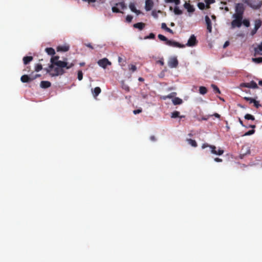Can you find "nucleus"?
I'll return each instance as SVG.
<instances>
[{"label": "nucleus", "instance_id": "obj_1", "mask_svg": "<svg viewBox=\"0 0 262 262\" xmlns=\"http://www.w3.org/2000/svg\"><path fill=\"white\" fill-rule=\"evenodd\" d=\"M58 56H54L51 59V64L47 69V72L52 76H56L64 73V68L69 69L74 66L73 63H68L65 61L58 60Z\"/></svg>", "mask_w": 262, "mask_h": 262}, {"label": "nucleus", "instance_id": "obj_2", "mask_svg": "<svg viewBox=\"0 0 262 262\" xmlns=\"http://www.w3.org/2000/svg\"><path fill=\"white\" fill-rule=\"evenodd\" d=\"M232 17L233 18V20L231 23V28L234 29L236 27H241L242 25L243 16L233 14Z\"/></svg>", "mask_w": 262, "mask_h": 262}, {"label": "nucleus", "instance_id": "obj_3", "mask_svg": "<svg viewBox=\"0 0 262 262\" xmlns=\"http://www.w3.org/2000/svg\"><path fill=\"white\" fill-rule=\"evenodd\" d=\"M262 4L261 1L260 0H249L248 5L253 9H258Z\"/></svg>", "mask_w": 262, "mask_h": 262}, {"label": "nucleus", "instance_id": "obj_4", "mask_svg": "<svg viewBox=\"0 0 262 262\" xmlns=\"http://www.w3.org/2000/svg\"><path fill=\"white\" fill-rule=\"evenodd\" d=\"M167 63L170 68H175L178 66V61L176 57L171 56L168 58Z\"/></svg>", "mask_w": 262, "mask_h": 262}, {"label": "nucleus", "instance_id": "obj_5", "mask_svg": "<svg viewBox=\"0 0 262 262\" xmlns=\"http://www.w3.org/2000/svg\"><path fill=\"white\" fill-rule=\"evenodd\" d=\"M245 10L244 5L242 4H237L235 7V13L234 14L243 16V14Z\"/></svg>", "mask_w": 262, "mask_h": 262}, {"label": "nucleus", "instance_id": "obj_6", "mask_svg": "<svg viewBox=\"0 0 262 262\" xmlns=\"http://www.w3.org/2000/svg\"><path fill=\"white\" fill-rule=\"evenodd\" d=\"M97 63L100 67L103 69H105L107 66L111 65V62L106 58L99 60Z\"/></svg>", "mask_w": 262, "mask_h": 262}, {"label": "nucleus", "instance_id": "obj_7", "mask_svg": "<svg viewBox=\"0 0 262 262\" xmlns=\"http://www.w3.org/2000/svg\"><path fill=\"white\" fill-rule=\"evenodd\" d=\"M196 43L197 41L195 36L194 35H192L188 39L185 46L188 47H194L196 45Z\"/></svg>", "mask_w": 262, "mask_h": 262}, {"label": "nucleus", "instance_id": "obj_8", "mask_svg": "<svg viewBox=\"0 0 262 262\" xmlns=\"http://www.w3.org/2000/svg\"><path fill=\"white\" fill-rule=\"evenodd\" d=\"M241 87H246L252 89H256L258 88L256 82L253 81H251L249 83H243L240 84Z\"/></svg>", "mask_w": 262, "mask_h": 262}, {"label": "nucleus", "instance_id": "obj_9", "mask_svg": "<svg viewBox=\"0 0 262 262\" xmlns=\"http://www.w3.org/2000/svg\"><path fill=\"white\" fill-rule=\"evenodd\" d=\"M209 148L211 150V152L212 154L215 155H222L224 153V150L222 149L221 148H219L217 150H216V147L213 145H210L209 146Z\"/></svg>", "mask_w": 262, "mask_h": 262}, {"label": "nucleus", "instance_id": "obj_10", "mask_svg": "<svg viewBox=\"0 0 262 262\" xmlns=\"http://www.w3.org/2000/svg\"><path fill=\"white\" fill-rule=\"evenodd\" d=\"M166 43V45H167L169 46H172V47H178V48H183L185 47V46L184 45H181V44L179 43V42H176L174 41H172V40H167Z\"/></svg>", "mask_w": 262, "mask_h": 262}, {"label": "nucleus", "instance_id": "obj_11", "mask_svg": "<svg viewBox=\"0 0 262 262\" xmlns=\"http://www.w3.org/2000/svg\"><path fill=\"white\" fill-rule=\"evenodd\" d=\"M154 0H146L145 8L147 11H150L153 7Z\"/></svg>", "mask_w": 262, "mask_h": 262}, {"label": "nucleus", "instance_id": "obj_12", "mask_svg": "<svg viewBox=\"0 0 262 262\" xmlns=\"http://www.w3.org/2000/svg\"><path fill=\"white\" fill-rule=\"evenodd\" d=\"M206 24L207 25V29L209 33L212 32V24L211 20L208 16H206L205 17Z\"/></svg>", "mask_w": 262, "mask_h": 262}, {"label": "nucleus", "instance_id": "obj_13", "mask_svg": "<svg viewBox=\"0 0 262 262\" xmlns=\"http://www.w3.org/2000/svg\"><path fill=\"white\" fill-rule=\"evenodd\" d=\"M70 47L68 45H63L59 46L57 48V51L58 52H67L69 50Z\"/></svg>", "mask_w": 262, "mask_h": 262}, {"label": "nucleus", "instance_id": "obj_14", "mask_svg": "<svg viewBox=\"0 0 262 262\" xmlns=\"http://www.w3.org/2000/svg\"><path fill=\"white\" fill-rule=\"evenodd\" d=\"M129 8L130 9V10L133 12L136 13L137 15H139L141 13V12L140 10H138L136 9L135 4L134 3H130L129 4Z\"/></svg>", "mask_w": 262, "mask_h": 262}, {"label": "nucleus", "instance_id": "obj_15", "mask_svg": "<svg viewBox=\"0 0 262 262\" xmlns=\"http://www.w3.org/2000/svg\"><path fill=\"white\" fill-rule=\"evenodd\" d=\"M254 54L262 55V41L254 49Z\"/></svg>", "mask_w": 262, "mask_h": 262}, {"label": "nucleus", "instance_id": "obj_16", "mask_svg": "<svg viewBox=\"0 0 262 262\" xmlns=\"http://www.w3.org/2000/svg\"><path fill=\"white\" fill-rule=\"evenodd\" d=\"M184 7L189 13H192L194 11L193 6L191 5L189 3L185 2Z\"/></svg>", "mask_w": 262, "mask_h": 262}, {"label": "nucleus", "instance_id": "obj_17", "mask_svg": "<svg viewBox=\"0 0 262 262\" xmlns=\"http://www.w3.org/2000/svg\"><path fill=\"white\" fill-rule=\"evenodd\" d=\"M91 91L93 97L96 98L101 93V91L99 87H96L94 89H92Z\"/></svg>", "mask_w": 262, "mask_h": 262}, {"label": "nucleus", "instance_id": "obj_18", "mask_svg": "<svg viewBox=\"0 0 262 262\" xmlns=\"http://www.w3.org/2000/svg\"><path fill=\"white\" fill-rule=\"evenodd\" d=\"M171 101L174 105H180L183 103L182 99L179 97H174L172 99Z\"/></svg>", "mask_w": 262, "mask_h": 262}, {"label": "nucleus", "instance_id": "obj_19", "mask_svg": "<svg viewBox=\"0 0 262 262\" xmlns=\"http://www.w3.org/2000/svg\"><path fill=\"white\" fill-rule=\"evenodd\" d=\"M20 80L23 82H28L32 80L31 75H24L21 77Z\"/></svg>", "mask_w": 262, "mask_h": 262}, {"label": "nucleus", "instance_id": "obj_20", "mask_svg": "<svg viewBox=\"0 0 262 262\" xmlns=\"http://www.w3.org/2000/svg\"><path fill=\"white\" fill-rule=\"evenodd\" d=\"M40 85L41 88L46 89L51 86V83L48 81H42Z\"/></svg>", "mask_w": 262, "mask_h": 262}, {"label": "nucleus", "instance_id": "obj_21", "mask_svg": "<svg viewBox=\"0 0 262 262\" xmlns=\"http://www.w3.org/2000/svg\"><path fill=\"white\" fill-rule=\"evenodd\" d=\"M46 53L50 55H54L55 54V51L54 49L52 48H47L45 49Z\"/></svg>", "mask_w": 262, "mask_h": 262}, {"label": "nucleus", "instance_id": "obj_22", "mask_svg": "<svg viewBox=\"0 0 262 262\" xmlns=\"http://www.w3.org/2000/svg\"><path fill=\"white\" fill-rule=\"evenodd\" d=\"M33 59L32 56H25L23 58V62L25 64H27L29 62L31 61Z\"/></svg>", "mask_w": 262, "mask_h": 262}, {"label": "nucleus", "instance_id": "obj_23", "mask_svg": "<svg viewBox=\"0 0 262 262\" xmlns=\"http://www.w3.org/2000/svg\"><path fill=\"white\" fill-rule=\"evenodd\" d=\"M261 25V21L259 19L255 20L254 21V28L258 29Z\"/></svg>", "mask_w": 262, "mask_h": 262}, {"label": "nucleus", "instance_id": "obj_24", "mask_svg": "<svg viewBox=\"0 0 262 262\" xmlns=\"http://www.w3.org/2000/svg\"><path fill=\"white\" fill-rule=\"evenodd\" d=\"M173 12L176 15H181L182 13V10L177 5L173 9Z\"/></svg>", "mask_w": 262, "mask_h": 262}, {"label": "nucleus", "instance_id": "obj_25", "mask_svg": "<svg viewBox=\"0 0 262 262\" xmlns=\"http://www.w3.org/2000/svg\"><path fill=\"white\" fill-rule=\"evenodd\" d=\"M161 28H162V29L165 30L166 31H167V32H168L170 33H173L172 30H171L170 29H169V28H168L165 23H163L161 24Z\"/></svg>", "mask_w": 262, "mask_h": 262}, {"label": "nucleus", "instance_id": "obj_26", "mask_svg": "<svg viewBox=\"0 0 262 262\" xmlns=\"http://www.w3.org/2000/svg\"><path fill=\"white\" fill-rule=\"evenodd\" d=\"M134 27L136 28H138L141 30L144 27V24L142 23H138L134 25Z\"/></svg>", "mask_w": 262, "mask_h": 262}, {"label": "nucleus", "instance_id": "obj_27", "mask_svg": "<svg viewBox=\"0 0 262 262\" xmlns=\"http://www.w3.org/2000/svg\"><path fill=\"white\" fill-rule=\"evenodd\" d=\"M187 141L188 143L192 147H196L197 146L196 142L195 140L192 139H187Z\"/></svg>", "mask_w": 262, "mask_h": 262}, {"label": "nucleus", "instance_id": "obj_28", "mask_svg": "<svg viewBox=\"0 0 262 262\" xmlns=\"http://www.w3.org/2000/svg\"><path fill=\"white\" fill-rule=\"evenodd\" d=\"M207 92V89L203 86L199 88V92L202 95H205Z\"/></svg>", "mask_w": 262, "mask_h": 262}, {"label": "nucleus", "instance_id": "obj_29", "mask_svg": "<svg viewBox=\"0 0 262 262\" xmlns=\"http://www.w3.org/2000/svg\"><path fill=\"white\" fill-rule=\"evenodd\" d=\"M164 1L166 3H174L177 6L179 5L180 3V0H164Z\"/></svg>", "mask_w": 262, "mask_h": 262}, {"label": "nucleus", "instance_id": "obj_30", "mask_svg": "<svg viewBox=\"0 0 262 262\" xmlns=\"http://www.w3.org/2000/svg\"><path fill=\"white\" fill-rule=\"evenodd\" d=\"M171 117L172 118H176L178 117H180V112L178 111H174L172 112L171 114Z\"/></svg>", "mask_w": 262, "mask_h": 262}, {"label": "nucleus", "instance_id": "obj_31", "mask_svg": "<svg viewBox=\"0 0 262 262\" xmlns=\"http://www.w3.org/2000/svg\"><path fill=\"white\" fill-rule=\"evenodd\" d=\"M161 11L159 10V11H155V10H154L152 11V13H151V14H152V16L155 18H157L158 17V14L159 13H161Z\"/></svg>", "mask_w": 262, "mask_h": 262}, {"label": "nucleus", "instance_id": "obj_32", "mask_svg": "<svg viewBox=\"0 0 262 262\" xmlns=\"http://www.w3.org/2000/svg\"><path fill=\"white\" fill-rule=\"evenodd\" d=\"M252 60L255 63H259L262 62V57L253 58Z\"/></svg>", "mask_w": 262, "mask_h": 262}, {"label": "nucleus", "instance_id": "obj_33", "mask_svg": "<svg viewBox=\"0 0 262 262\" xmlns=\"http://www.w3.org/2000/svg\"><path fill=\"white\" fill-rule=\"evenodd\" d=\"M242 24L246 27H249L250 26V21L248 19H242Z\"/></svg>", "mask_w": 262, "mask_h": 262}, {"label": "nucleus", "instance_id": "obj_34", "mask_svg": "<svg viewBox=\"0 0 262 262\" xmlns=\"http://www.w3.org/2000/svg\"><path fill=\"white\" fill-rule=\"evenodd\" d=\"M244 118L247 120H254V117L252 115L249 114L245 115Z\"/></svg>", "mask_w": 262, "mask_h": 262}, {"label": "nucleus", "instance_id": "obj_35", "mask_svg": "<svg viewBox=\"0 0 262 262\" xmlns=\"http://www.w3.org/2000/svg\"><path fill=\"white\" fill-rule=\"evenodd\" d=\"M116 6L119 8V9H124L125 8V5L122 2L116 4Z\"/></svg>", "mask_w": 262, "mask_h": 262}, {"label": "nucleus", "instance_id": "obj_36", "mask_svg": "<svg viewBox=\"0 0 262 262\" xmlns=\"http://www.w3.org/2000/svg\"><path fill=\"white\" fill-rule=\"evenodd\" d=\"M42 66L40 64H37L35 66V70L36 72H39L42 69Z\"/></svg>", "mask_w": 262, "mask_h": 262}, {"label": "nucleus", "instance_id": "obj_37", "mask_svg": "<svg viewBox=\"0 0 262 262\" xmlns=\"http://www.w3.org/2000/svg\"><path fill=\"white\" fill-rule=\"evenodd\" d=\"M112 11L113 12H115V13H118V12H120V9H119V8H118L117 6H116V5L113 7L112 8Z\"/></svg>", "mask_w": 262, "mask_h": 262}, {"label": "nucleus", "instance_id": "obj_38", "mask_svg": "<svg viewBox=\"0 0 262 262\" xmlns=\"http://www.w3.org/2000/svg\"><path fill=\"white\" fill-rule=\"evenodd\" d=\"M254 132H255V130L253 129L249 130V131L247 132V133H246L244 135H243V136H247L251 135L253 134L254 133Z\"/></svg>", "mask_w": 262, "mask_h": 262}, {"label": "nucleus", "instance_id": "obj_39", "mask_svg": "<svg viewBox=\"0 0 262 262\" xmlns=\"http://www.w3.org/2000/svg\"><path fill=\"white\" fill-rule=\"evenodd\" d=\"M199 8L201 10H203L205 8V5L203 3H199L198 4Z\"/></svg>", "mask_w": 262, "mask_h": 262}, {"label": "nucleus", "instance_id": "obj_40", "mask_svg": "<svg viewBox=\"0 0 262 262\" xmlns=\"http://www.w3.org/2000/svg\"><path fill=\"white\" fill-rule=\"evenodd\" d=\"M158 38L161 40H162V41H167V39L166 38V37H165L164 36H163V35H161V34H159L158 35Z\"/></svg>", "mask_w": 262, "mask_h": 262}, {"label": "nucleus", "instance_id": "obj_41", "mask_svg": "<svg viewBox=\"0 0 262 262\" xmlns=\"http://www.w3.org/2000/svg\"><path fill=\"white\" fill-rule=\"evenodd\" d=\"M83 78V74L81 71L78 72V79L79 80H81Z\"/></svg>", "mask_w": 262, "mask_h": 262}, {"label": "nucleus", "instance_id": "obj_42", "mask_svg": "<svg viewBox=\"0 0 262 262\" xmlns=\"http://www.w3.org/2000/svg\"><path fill=\"white\" fill-rule=\"evenodd\" d=\"M207 7L208 8L210 4H213L215 2V0H205Z\"/></svg>", "mask_w": 262, "mask_h": 262}, {"label": "nucleus", "instance_id": "obj_43", "mask_svg": "<svg viewBox=\"0 0 262 262\" xmlns=\"http://www.w3.org/2000/svg\"><path fill=\"white\" fill-rule=\"evenodd\" d=\"M129 69L133 72H135L137 70V68L135 65L131 64L129 66Z\"/></svg>", "mask_w": 262, "mask_h": 262}, {"label": "nucleus", "instance_id": "obj_44", "mask_svg": "<svg viewBox=\"0 0 262 262\" xmlns=\"http://www.w3.org/2000/svg\"><path fill=\"white\" fill-rule=\"evenodd\" d=\"M211 87L213 89L214 91H216L218 93H220V91L219 88L214 84H212Z\"/></svg>", "mask_w": 262, "mask_h": 262}, {"label": "nucleus", "instance_id": "obj_45", "mask_svg": "<svg viewBox=\"0 0 262 262\" xmlns=\"http://www.w3.org/2000/svg\"><path fill=\"white\" fill-rule=\"evenodd\" d=\"M155 38V34L151 33L148 36L145 37L144 39H153Z\"/></svg>", "mask_w": 262, "mask_h": 262}, {"label": "nucleus", "instance_id": "obj_46", "mask_svg": "<svg viewBox=\"0 0 262 262\" xmlns=\"http://www.w3.org/2000/svg\"><path fill=\"white\" fill-rule=\"evenodd\" d=\"M133 19V16L131 15H127L126 17V21L128 23H130Z\"/></svg>", "mask_w": 262, "mask_h": 262}, {"label": "nucleus", "instance_id": "obj_47", "mask_svg": "<svg viewBox=\"0 0 262 262\" xmlns=\"http://www.w3.org/2000/svg\"><path fill=\"white\" fill-rule=\"evenodd\" d=\"M245 99L249 101L250 103H253L255 100L250 97H245Z\"/></svg>", "mask_w": 262, "mask_h": 262}, {"label": "nucleus", "instance_id": "obj_48", "mask_svg": "<svg viewBox=\"0 0 262 262\" xmlns=\"http://www.w3.org/2000/svg\"><path fill=\"white\" fill-rule=\"evenodd\" d=\"M175 95H176V93H171L170 94L167 95V97H168V98L172 99L174 97Z\"/></svg>", "mask_w": 262, "mask_h": 262}, {"label": "nucleus", "instance_id": "obj_49", "mask_svg": "<svg viewBox=\"0 0 262 262\" xmlns=\"http://www.w3.org/2000/svg\"><path fill=\"white\" fill-rule=\"evenodd\" d=\"M141 111H142L141 110L138 109V110H134L133 111V113H134V114L136 115L137 114H139L140 113H141Z\"/></svg>", "mask_w": 262, "mask_h": 262}, {"label": "nucleus", "instance_id": "obj_50", "mask_svg": "<svg viewBox=\"0 0 262 262\" xmlns=\"http://www.w3.org/2000/svg\"><path fill=\"white\" fill-rule=\"evenodd\" d=\"M40 76V75L39 74H36L35 75L33 76L32 75H31V79H32V80L36 79V78H37L38 77H39Z\"/></svg>", "mask_w": 262, "mask_h": 262}, {"label": "nucleus", "instance_id": "obj_51", "mask_svg": "<svg viewBox=\"0 0 262 262\" xmlns=\"http://www.w3.org/2000/svg\"><path fill=\"white\" fill-rule=\"evenodd\" d=\"M257 31V29H256L255 28H254V29L252 30V31H251V35H254V34L256 33Z\"/></svg>", "mask_w": 262, "mask_h": 262}, {"label": "nucleus", "instance_id": "obj_52", "mask_svg": "<svg viewBox=\"0 0 262 262\" xmlns=\"http://www.w3.org/2000/svg\"><path fill=\"white\" fill-rule=\"evenodd\" d=\"M253 103L256 107H258L260 106V104H259L258 102L256 100L253 102Z\"/></svg>", "mask_w": 262, "mask_h": 262}, {"label": "nucleus", "instance_id": "obj_53", "mask_svg": "<svg viewBox=\"0 0 262 262\" xmlns=\"http://www.w3.org/2000/svg\"><path fill=\"white\" fill-rule=\"evenodd\" d=\"M210 145H208V144H206V143H205V144H203L202 146V148L203 149H204L207 147H209Z\"/></svg>", "mask_w": 262, "mask_h": 262}, {"label": "nucleus", "instance_id": "obj_54", "mask_svg": "<svg viewBox=\"0 0 262 262\" xmlns=\"http://www.w3.org/2000/svg\"><path fill=\"white\" fill-rule=\"evenodd\" d=\"M214 161L216 162H221L222 161V160L221 159L216 158L214 159Z\"/></svg>", "mask_w": 262, "mask_h": 262}, {"label": "nucleus", "instance_id": "obj_55", "mask_svg": "<svg viewBox=\"0 0 262 262\" xmlns=\"http://www.w3.org/2000/svg\"><path fill=\"white\" fill-rule=\"evenodd\" d=\"M123 88L124 89H125V90H126V91H128V90H129V88H128V86H127V85H123Z\"/></svg>", "mask_w": 262, "mask_h": 262}, {"label": "nucleus", "instance_id": "obj_56", "mask_svg": "<svg viewBox=\"0 0 262 262\" xmlns=\"http://www.w3.org/2000/svg\"><path fill=\"white\" fill-rule=\"evenodd\" d=\"M161 99H163V100H166L167 98H168V97H167V96H161Z\"/></svg>", "mask_w": 262, "mask_h": 262}, {"label": "nucleus", "instance_id": "obj_57", "mask_svg": "<svg viewBox=\"0 0 262 262\" xmlns=\"http://www.w3.org/2000/svg\"><path fill=\"white\" fill-rule=\"evenodd\" d=\"M228 45H229V42L228 41L225 42V43L224 45V48H226Z\"/></svg>", "mask_w": 262, "mask_h": 262}, {"label": "nucleus", "instance_id": "obj_58", "mask_svg": "<svg viewBox=\"0 0 262 262\" xmlns=\"http://www.w3.org/2000/svg\"><path fill=\"white\" fill-rule=\"evenodd\" d=\"M213 115L216 118H220V115L217 113H215Z\"/></svg>", "mask_w": 262, "mask_h": 262}, {"label": "nucleus", "instance_id": "obj_59", "mask_svg": "<svg viewBox=\"0 0 262 262\" xmlns=\"http://www.w3.org/2000/svg\"><path fill=\"white\" fill-rule=\"evenodd\" d=\"M150 139L151 141H155V140H156V139H155V137H154V136H151V137H150Z\"/></svg>", "mask_w": 262, "mask_h": 262}, {"label": "nucleus", "instance_id": "obj_60", "mask_svg": "<svg viewBox=\"0 0 262 262\" xmlns=\"http://www.w3.org/2000/svg\"><path fill=\"white\" fill-rule=\"evenodd\" d=\"M211 18H212V19L214 21H215V18H216V17H215V15H212L211 16Z\"/></svg>", "mask_w": 262, "mask_h": 262}, {"label": "nucleus", "instance_id": "obj_61", "mask_svg": "<svg viewBox=\"0 0 262 262\" xmlns=\"http://www.w3.org/2000/svg\"><path fill=\"white\" fill-rule=\"evenodd\" d=\"M86 46L88 47H89V48H92V49L93 48L92 46L91 45V44H90V43H88V44H86Z\"/></svg>", "mask_w": 262, "mask_h": 262}, {"label": "nucleus", "instance_id": "obj_62", "mask_svg": "<svg viewBox=\"0 0 262 262\" xmlns=\"http://www.w3.org/2000/svg\"><path fill=\"white\" fill-rule=\"evenodd\" d=\"M239 123L243 126H244V125H243V121L239 119Z\"/></svg>", "mask_w": 262, "mask_h": 262}, {"label": "nucleus", "instance_id": "obj_63", "mask_svg": "<svg viewBox=\"0 0 262 262\" xmlns=\"http://www.w3.org/2000/svg\"><path fill=\"white\" fill-rule=\"evenodd\" d=\"M249 127L254 128L255 127V126L254 125H251L249 126Z\"/></svg>", "mask_w": 262, "mask_h": 262}, {"label": "nucleus", "instance_id": "obj_64", "mask_svg": "<svg viewBox=\"0 0 262 262\" xmlns=\"http://www.w3.org/2000/svg\"><path fill=\"white\" fill-rule=\"evenodd\" d=\"M258 84L260 85H261L262 86V80H259L258 81Z\"/></svg>", "mask_w": 262, "mask_h": 262}]
</instances>
